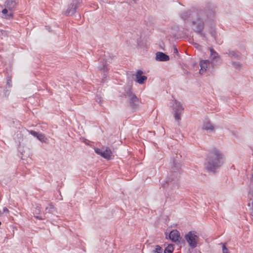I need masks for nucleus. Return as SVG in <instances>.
Instances as JSON below:
<instances>
[{
  "mask_svg": "<svg viewBox=\"0 0 253 253\" xmlns=\"http://www.w3.org/2000/svg\"><path fill=\"white\" fill-rule=\"evenodd\" d=\"M225 54H227L230 58L233 59L240 60L241 58V54L238 51L228 50Z\"/></svg>",
  "mask_w": 253,
  "mask_h": 253,
  "instance_id": "2eb2a0df",
  "label": "nucleus"
},
{
  "mask_svg": "<svg viewBox=\"0 0 253 253\" xmlns=\"http://www.w3.org/2000/svg\"><path fill=\"white\" fill-rule=\"evenodd\" d=\"M29 132L30 134H32V135H33L34 137H37V136H38V135L39 133V132H36L34 130H30Z\"/></svg>",
  "mask_w": 253,
  "mask_h": 253,
  "instance_id": "c85d7f7f",
  "label": "nucleus"
},
{
  "mask_svg": "<svg viewBox=\"0 0 253 253\" xmlns=\"http://www.w3.org/2000/svg\"><path fill=\"white\" fill-rule=\"evenodd\" d=\"M179 237L180 233L177 230H172L169 234V239L173 242L177 241Z\"/></svg>",
  "mask_w": 253,
  "mask_h": 253,
  "instance_id": "f3484780",
  "label": "nucleus"
},
{
  "mask_svg": "<svg viewBox=\"0 0 253 253\" xmlns=\"http://www.w3.org/2000/svg\"><path fill=\"white\" fill-rule=\"evenodd\" d=\"M82 2V0H72L71 4L68 5V7L65 12V15L67 16H71L74 15L76 10L80 5Z\"/></svg>",
  "mask_w": 253,
  "mask_h": 253,
  "instance_id": "0eeeda50",
  "label": "nucleus"
},
{
  "mask_svg": "<svg viewBox=\"0 0 253 253\" xmlns=\"http://www.w3.org/2000/svg\"><path fill=\"white\" fill-rule=\"evenodd\" d=\"M173 51L174 54H177L178 53V49L175 45L173 47Z\"/></svg>",
  "mask_w": 253,
  "mask_h": 253,
  "instance_id": "2f4dec72",
  "label": "nucleus"
},
{
  "mask_svg": "<svg viewBox=\"0 0 253 253\" xmlns=\"http://www.w3.org/2000/svg\"><path fill=\"white\" fill-rule=\"evenodd\" d=\"M174 245L169 244L164 250V252L166 253H172L174 250Z\"/></svg>",
  "mask_w": 253,
  "mask_h": 253,
  "instance_id": "b1692460",
  "label": "nucleus"
},
{
  "mask_svg": "<svg viewBox=\"0 0 253 253\" xmlns=\"http://www.w3.org/2000/svg\"><path fill=\"white\" fill-rule=\"evenodd\" d=\"M3 212H8L9 211L6 207H4L3 209Z\"/></svg>",
  "mask_w": 253,
  "mask_h": 253,
  "instance_id": "c9c22d12",
  "label": "nucleus"
},
{
  "mask_svg": "<svg viewBox=\"0 0 253 253\" xmlns=\"http://www.w3.org/2000/svg\"><path fill=\"white\" fill-rule=\"evenodd\" d=\"M100 60H101L102 63V64L99 65L98 68L99 70L100 71L102 74L103 81H105L107 80V77L108 76L107 71L108 70L107 60L104 58H102Z\"/></svg>",
  "mask_w": 253,
  "mask_h": 253,
  "instance_id": "6e6552de",
  "label": "nucleus"
},
{
  "mask_svg": "<svg viewBox=\"0 0 253 253\" xmlns=\"http://www.w3.org/2000/svg\"><path fill=\"white\" fill-rule=\"evenodd\" d=\"M1 12L3 15L2 17L6 19H10L13 17V12L9 11L6 7L2 10Z\"/></svg>",
  "mask_w": 253,
  "mask_h": 253,
  "instance_id": "6ab92c4d",
  "label": "nucleus"
},
{
  "mask_svg": "<svg viewBox=\"0 0 253 253\" xmlns=\"http://www.w3.org/2000/svg\"><path fill=\"white\" fill-rule=\"evenodd\" d=\"M96 101L98 102V103L101 104V99L100 98H96Z\"/></svg>",
  "mask_w": 253,
  "mask_h": 253,
  "instance_id": "4c0bfd02",
  "label": "nucleus"
},
{
  "mask_svg": "<svg viewBox=\"0 0 253 253\" xmlns=\"http://www.w3.org/2000/svg\"><path fill=\"white\" fill-rule=\"evenodd\" d=\"M143 72L142 70H138L135 75V82L140 84H144L147 80V76L143 75Z\"/></svg>",
  "mask_w": 253,
  "mask_h": 253,
  "instance_id": "ddd939ff",
  "label": "nucleus"
},
{
  "mask_svg": "<svg viewBox=\"0 0 253 253\" xmlns=\"http://www.w3.org/2000/svg\"><path fill=\"white\" fill-rule=\"evenodd\" d=\"M198 12V11L192 10L184 11L180 13V17L184 21L188 20L191 22V19L196 16Z\"/></svg>",
  "mask_w": 253,
  "mask_h": 253,
  "instance_id": "1a4fd4ad",
  "label": "nucleus"
},
{
  "mask_svg": "<svg viewBox=\"0 0 253 253\" xmlns=\"http://www.w3.org/2000/svg\"><path fill=\"white\" fill-rule=\"evenodd\" d=\"M231 63L236 69L240 70L242 68V64L239 62L233 61Z\"/></svg>",
  "mask_w": 253,
  "mask_h": 253,
  "instance_id": "a878e982",
  "label": "nucleus"
},
{
  "mask_svg": "<svg viewBox=\"0 0 253 253\" xmlns=\"http://www.w3.org/2000/svg\"><path fill=\"white\" fill-rule=\"evenodd\" d=\"M211 35L215 40V39H216L215 32L214 31H211Z\"/></svg>",
  "mask_w": 253,
  "mask_h": 253,
  "instance_id": "473e14b6",
  "label": "nucleus"
},
{
  "mask_svg": "<svg viewBox=\"0 0 253 253\" xmlns=\"http://www.w3.org/2000/svg\"><path fill=\"white\" fill-rule=\"evenodd\" d=\"M18 4L17 0H7L5 1L4 6L6 7L9 11L13 12L16 9Z\"/></svg>",
  "mask_w": 253,
  "mask_h": 253,
  "instance_id": "f8f14e48",
  "label": "nucleus"
},
{
  "mask_svg": "<svg viewBox=\"0 0 253 253\" xmlns=\"http://www.w3.org/2000/svg\"><path fill=\"white\" fill-rule=\"evenodd\" d=\"M203 128L207 130H210L211 131H213L214 130V126L209 121H207L204 123Z\"/></svg>",
  "mask_w": 253,
  "mask_h": 253,
  "instance_id": "412c9836",
  "label": "nucleus"
},
{
  "mask_svg": "<svg viewBox=\"0 0 253 253\" xmlns=\"http://www.w3.org/2000/svg\"><path fill=\"white\" fill-rule=\"evenodd\" d=\"M197 34H199L200 35V36L203 37V38H205L206 37V34L203 33V31H201V33H196Z\"/></svg>",
  "mask_w": 253,
  "mask_h": 253,
  "instance_id": "72a5a7b5",
  "label": "nucleus"
},
{
  "mask_svg": "<svg viewBox=\"0 0 253 253\" xmlns=\"http://www.w3.org/2000/svg\"><path fill=\"white\" fill-rule=\"evenodd\" d=\"M112 151L109 148H106L105 149H103L101 156L107 160L111 159Z\"/></svg>",
  "mask_w": 253,
  "mask_h": 253,
  "instance_id": "aec40b11",
  "label": "nucleus"
},
{
  "mask_svg": "<svg viewBox=\"0 0 253 253\" xmlns=\"http://www.w3.org/2000/svg\"><path fill=\"white\" fill-rule=\"evenodd\" d=\"M210 58L212 63L215 65L221 64L222 60L218 54L213 48L210 49Z\"/></svg>",
  "mask_w": 253,
  "mask_h": 253,
  "instance_id": "9d476101",
  "label": "nucleus"
},
{
  "mask_svg": "<svg viewBox=\"0 0 253 253\" xmlns=\"http://www.w3.org/2000/svg\"><path fill=\"white\" fill-rule=\"evenodd\" d=\"M102 151H103V149H99V148H94L95 152L96 154L100 155L101 156V155H102Z\"/></svg>",
  "mask_w": 253,
  "mask_h": 253,
  "instance_id": "cd10ccee",
  "label": "nucleus"
},
{
  "mask_svg": "<svg viewBox=\"0 0 253 253\" xmlns=\"http://www.w3.org/2000/svg\"><path fill=\"white\" fill-rule=\"evenodd\" d=\"M173 101L171 107L173 112V117L176 121L179 122L181 120V115L183 113L184 108L182 104L176 99H173Z\"/></svg>",
  "mask_w": 253,
  "mask_h": 253,
  "instance_id": "20e7f679",
  "label": "nucleus"
},
{
  "mask_svg": "<svg viewBox=\"0 0 253 253\" xmlns=\"http://www.w3.org/2000/svg\"><path fill=\"white\" fill-rule=\"evenodd\" d=\"M35 217L36 218H37V219H39V220H43V218H42V217H41V216H38V215H36V216L35 215Z\"/></svg>",
  "mask_w": 253,
  "mask_h": 253,
  "instance_id": "f704fd0d",
  "label": "nucleus"
},
{
  "mask_svg": "<svg viewBox=\"0 0 253 253\" xmlns=\"http://www.w3.org/2000/svg\"><path fill=\"white\" fill-rule=\"evenodd\" d=\"M1 12L3 15L2 17L6 19H10L13 17V12L9 11L6 7L2 10Z\"/></svg>",
  "mask_w": 253,
  "mask_h": 253,
  "instance_id": "a211bd4d",
  "label": "nucleus"
},
{
  "mask_svg": "<svg viewBox=\"0 0 253 253\" xmlns=\"http://www.w3.org/2000/svg\"><path fill=\"white\" fill-rule=\"evenodd\" d=\"M155 59L158 61H167L169 60V57L164 52H157L156 53Z\"/></svg>",
  "mask_w": 253,
  "mask_h": 253,
  "instance_id": "4468645a",
  "label": "nucleus"
},
{
  "mask_svg": "<svg viewBox=\"0 0 253 253\" xmlns=\"http://www.w3.org/2000/svg\"><path fill=\"white\" fill-rule=\"evenodd\" d=\"M35 213L36 214H39L40 213V211L39 209L36 210Z\"/></svg>",
  "mask_w": 253,
  "mask_h": 253,
  "instance_id": "e433bc0d",
  "label": "nucleus"
},
{
  "mask_svg": "<svg viewBox=\"0 0 253 253\" xmlns=\"http://www.w3.org/2000/svg\"><path fill=\"white\" fill-rule=\"evenodd\" d=\"M55 208L54 206L51 204L49 203L48 206L45 208L44 213H53L55 211Z\"/></svg>",
  "mask_w": 253,
  "mask_h": 253,
  "instance_id": "4be33fe9",
  "label": "nucleus"
},
{
  "mask_svg": "<svg viewBox=\"0 0 253 253\" xmlns=\"http://www.w3.org/2000/svg\"><path fill=\"white\" fill-rule=\"evenodd\" d=\"M224 157L221 152L216 148L211 149L207 156L206 163L207 169L215 173L223 165Z\"/></svg>",
  "mask_w": 253,
  "mask_h": 253,
  "instance_id": "f03ea898",
  "label": "nucleus"
},
{
  "mask_svg": "<svg viewBox=\"0 0 253 253\" xmlns=\"http://www.w3.org/2000/svg\"><path fill=\"white\" fill-rule=\"evenodd\" d=\"M6 85L9 87L10 88L12 87V81L10 77H8L7 78V82H6Z\"/></svg>",
  "mask_w": 253,
  "mask_h": 253,
  "instance_id": "bb28decb",
  "label": "nucleus"
},
{
  "mask_svg": "<svg viewBox=\"0 0 253 253\" xmlns=\"http://www.w3.org/2000/svg\"><path fill=\"white\" fill-rule=\"evenodd\" d=\"M163 249L159 245H156L155 246V249L152 251V253H163Z\"/></svg>",
  "mask_w": 253,
  "mask_h": 253,
  "instance_id": "393cba45",
  "label": "nucleus"
},
{
  "mask_svg": "<svg viewBox=\"0 0 253 253\" xmlns=\"http://www.w3.org/2000/svg\"><path fill=\"white\" fill-rule=\"evenodd\" d=\"M126 95L128 98V102L130 108L134 111L137 110L139 106V99L138 97L132 92L131 89L126 91Z\"/></svg>",
  "mask_w": 253,
  "mask_h": 253,
  "instance_id": "423d86ee",
  "label": "nucleus"
},
{
  "mask_svg": "<svg viewBox=\"0 0 253 253\" xmlns=\"http://www.w3.org/2000/svg\"><path fill=\"white\" fill-rule=\"evenodd\" d=\"M9 92H10V91L8 89H7L6 88H5L3 90V94L5 97H7L8 96Z\"/></svg>",
  "mask_w": 253,
  "mask_h": 253,
  "instance_id": "7c9ffc66",
  "label": "nucleus"
},
{
  "mask_svg": "<svg viewBox=\"0 0 253 253\" xmlns=\"http://www.w3.org/2000/svg\"><path fill=\"white\" fill-rule=\"evenodd\" d=\"M164 253H165V252H164Z\"/></svg>",
  "mask_w": 253,
  "mask_h": 253,
  "instance_id": "58836bf2",
  "label": "nucleus"
},
{
  "mask_svg": "<svg viewBox=\"0 0 253 253\" xmlns=\"http://www.w3.org/2000/svg\"><path fill=\"white\" fill-rule=\"evenodd\" d=\"M37 138L42 142L48 143V139L42 133H39L38 136H37Z\"/></svg>",
  "mask_w": 253,
  "mask_h": 253,
  "instance_id": "5701e85b",
  "label": "nucleus"
},
{
  "mask_svg": "<svg viewBox=\"0 0 253 253\" xmlns=\"http://www.w3.org/2000/svg\"><path fill=\"white\" fill-rule=\"evenodd\" d=\"M222 253H226L228 251V249L226 248L225 244H222Z\"/></svg>",
  "mask_w": 253,
  "mask_h": 253,
  "instance_id": "c756f323",
  "label": "nucleus"
},
{
  "mask_svg": "<svg viewBox=\"0 0 253 253\" xmlns=\"http://www.w3.org/2000/svg\"><path fill=\"white\" fill-rule=\"evenodd\" d=\"M214 14L213 5L208 3L205 10L198 11L196 16L191 19L189 25L194 32L201 33L205 28V23L208 20L212 19Z\"/></svg>",
  "mask_w": 253,
  "mask_h": 253,
  "instance_id": "f257e3e1",
  "label": "nucleus"
},
{
  "mask_svg": "<svg viewBox=\"0 0 253 253\" xmlns=\"http://www.w3.org/2000/svg\"><path fill=\"white\" fill-rule=\"evenodd\" d=\"M210 65V61L208 60H202L200 61V74H203L206 71L207 68Z\"/></svg>",
  "mask_w": 253,
  "mask_h": 253,
  "instance_id": "dca6fc26",
  "label": "nucleus"
},
{
  "mask_svg": "<svg viewBox=\"0 0 253 253\" xmlns=\"http://www.w3.org/2000/svg\"><path fill=\"white\" fill-rule=\"evenodd\" d=\"M184 238L191 249H194L197 247L199 236L196 232L189 231L185 235Z\"/></svg>",
  "mask_w": 253,
  "mask_h": 253,
  "instance_id": "39448f33",
  "label": "nucleus"
},
{
  "mask_svg": "<svg viewBox=\"0 0 253 253\" xmlns=\"http://www.w3.org/2000/svg\"><path fill=\"white\" fill-rule=\"evenodd\" d=\"M180 165L173 161L171 171L169 177H168L164 183H162L163 188L168 187L171 189H177L179 186V178L180 176L179 169Z\"/></svg>",
  "mask_w": 253,
  "mask_h": 253,
  "instance_id": "7ed1b4c3",
  "label": "nucleus"
},
{
  "mask_svg": "<svg viewBox=\"0 0 253 253\" xmlns=\"http://www.w3.org/2000/svg\"><path fill=\"white\" fill-rule=\"evenodd\" d=\"M250 190L249 192L250 196V201H252V207L250 209V214L253 216V172L251 174L250 179Z\"/></svg>",
  "mask_w": 253,
  "mask_h": 253,
  "instance_id": "9b49d317",
  "label": "nucleus"
}]
</instances>
